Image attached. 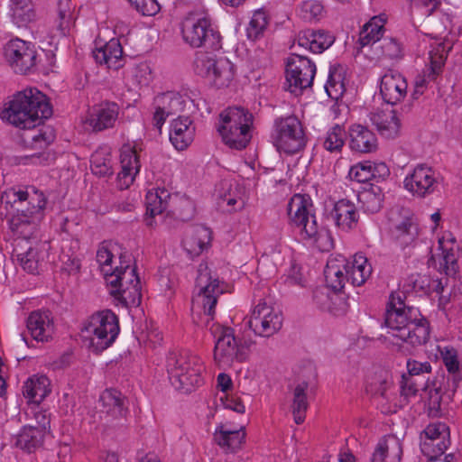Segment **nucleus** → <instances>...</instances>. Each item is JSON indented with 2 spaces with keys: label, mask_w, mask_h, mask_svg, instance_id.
Instances as JSON below:
<instances>
[{
  "label": "nucleus",
  "mask_w": 462,
  "mask_h": 462,
  "mask_svg": "<svg viewBox=\"0 0 462 462\" xmlns=\"http://www.w3.org/2000/svg\"><path fill=\"white\" fill-rule=\"evenodd\" d=\"M9 228L21 241H29L38 231L44 217L47 199L34 188L31 190L11 188L1 194Z\"/></svg>",
  "instance_id": "f257e3e1"
},
{
  "label": "nucleus",
  "mask_w": 462,
  "mask_h": 462,
  "mask_svg": "<svg viewBox=\"0 0 462 462\" xmlns=\"http://www.w3.org/2000/svg\"><path fill=\"white\" fill-rule=\"evenodd\" d=\"M384 325L387 333L401 341V347L415 348L429 341V321L418 308L407 306L400 293L390 296Z\"/></svg>",
  "instance_id": "f03ea898"
},
{
  "label": "nucleus",
  "mask_w": 462,
  "mask_h": 462,
  "mask_svg": "<svg viewBox=\"0 0 462 462\" xmlns=\"http://www.w3.org/2000/svg\"><path fill=\"white\" fill-rule=\"evenodd\" d=\"M51 115L52 108L46 96L36 88H28L14 96L2 113V119L15 127L31 129Z\"/></svg>",
  "instance_id": "7ed1b4c3"
},
{
  "label": "nucleus",
  "mask_w": 462,
  "mask_h": 462,
  "mask_svg": "<svg viewBox=\"0 0 462 462\" xmlns=\"http://www.w3.org/2000/svg\"><path fill=\"white\" fill-rule=\"evenodd\" d=\"M145 203V222L149 226L158 222L172 226V220L186 222L195 215V207L189 199L171 194L165 188L149 190Z\"/></svg>",
  "instance_id": "20e7f679"
},
{
  "label": "nucleus",
  "mask_w": 462,
  "mask_h": 462,
  "mask_svg": "<svg viewBox=\"0 0 462 462\" xmlns=\"http://www.w3.org/2000/svg\"><path fill=\"white\" fill-rule=\"evenodd\" d=\"M183 42L193 49L217 51L222 48V37L204 5L195 6L180 23Z\"/></svg>",
  "instance_id": "39448f33"
},
{
  "label": "nucleus",
  "mask_w": 462,
  "mask_h": 462,
  "mask_svg": "<svg viewBox=\"0 0 462 462\" xmlns=\"http://www.w3.org/2000/svg\"><path fill=\"white\" fill-rule=\"evenodd\" d=\"M287 213L290 226L299 233L301 239L318 243L325 238L326 243L319 246L322 250H328L332 246L328 232L318 224L316 209L310 195L294 194L288 203Z\"/></svg>",
  "instance_id": "423d86ee"
},
{
  "label": "nucleus",
  "mask_w": 462,
  "mask_h": 462,
  "mask_svg": "<svg viewBox=\"0 0 462 462\" xmlns=\"http://www.w3.org/2000/svg\"><path fill=\"white\" fill-rule=\"evenodd\" d=\"M166 370L171 384L184 393L191 392L204 381L205 365L202 359L186 350L171 352L166 359Z\"/></svg>",
  "instance_id": "0eeeda50"
},
{
  "label": "nucleus",
  "mask_w": 462,
  "mask_h": 462,
  "mask_svg": "<svg viewBox=\"0 0 462 462\" xmlns=\"http://www.w3.org/2000/svg\"><path fill=\"white\" fill-rule=\"evenodd\" d=\"M254 116L243 106H228L219 115L217 131L231 149L243 150L249 143Z\"/></svg>",
  "instance_id": "6e6552de"
},
{
  "label": "nucleus",
  "mask_w": 462,
  "mask_h": 462,
  "mask_svg": "<svg viewBox=\"0 0 462 462\" xmlns=\"http://www.w3.org/2000/svg\"><path fill=\"white\" fill-rule=\"evenodd\" d=\"M347 260L339 255L329 258L324 270L326 282L334 291L332 293L325 292L323 290H317L314 292V300L325 310L333 312L345 311V301L343 298L337 293L340 291L347 281Z\"/></svg>",
  "instance_id": "1a4fd4ad"
},
{
  "label": "nucleus",
  "mask_w": 462,
  "mask_h": 462,
  "mask_svg": "<svg viewBox=\"0 0 462 462\" xmlns=\"http://www.w3.org/2000/svg\"><path fill=\"white\" fill-rule=\"evenodd\" d=\"M210 331L215 337L213 357L219 368L226 369L235 362L245 361L248 345L235 336L234 328L216 325Z\"/></svg>",
  "instance_id": "9d476101"
},
{
  "label": "nucleus",
  "mask_w": 462,
  "mask_h": 462,
  "mask_svg": "<svg viewBox=\"0 0 462 462\" xmlns=\"http://www.w3.org/2000/svg\"><path fill=\"white\" fill-rule=\"evenodd\" d=\"M120 331L117 316L110 310L94 313L84 327L83 332L89 340V348L99 353L109 347Z\"/></svg>",
  "instance_id": "9b49d317"
},
{
  "label": "nucleus",
  "mask_w": 462,
  "mask_h": 462,
  "mask_svg": "<svg viewBox=\"0 0 462 462\" xmlns=\"http://www.w3.org/2000/svg\"><path fill=\"white\" fill-rule=\"evenodd\" d=\"M215 51H208L196 53L194 71L197 75L209 79L217 88H226L235 77V67L226 57L217 58Z\"/></svg>",
  "instance_id": "f8f14e48"
},
{
  "label": "nucleus",
  "mask_w": 462,
  "mask_h": 462,
  "mask_svg": "<svg viewBox=\"0 0 462 462\" xmlns=\"http://www.w3.org/2000/svg\"><path fill=\"white\" fill-rule=\"evenodd\" d=\"M272 138L277 150L287 154L299 152L307 143L302 124L294 116L276 118Z\"/></svg>",
  "instance_id": "ddd939ff"
},
{
  "label": "nucleus",
  "mask_w": 462,
  "mask_h": 462,
  "mask_svg": "<svg viewBox=\"0 0 462 462\" xmlns=\"http://www.w3.org/2000/svg\"><path fill=\"white\" fill-rule=\"evenodd\" d=\"M111 287L110 294L125 306H137L141 302L140 280L135 269L126 265L116 267L114 273L106 278Z\"/></svg>",
  "instance_id": "4468645a"
},
{
  "label": "nucleus",
  "mask_w": 462,
  "mask_h": 462,
  "mask_svg": "<svg viewBox=\"0 0 462 462\" xmlns=\"http://www.w3.org/2000/svg\"><path fill=\"white\" fill-rule=\"evenodd\" d=\"M224 293L218 276L207 263H201L198 266L195 281V298L202 305L204 313L209 318L215 314V307L217 298Z\"/></svg>",
  "instance_id": "2eb2a0df"
},
{
  "label": "nucleus",
  "mask_w": 462,
  "mask_h": 462,
  "mask_svg": "<svg viewBox=\"0 0 462 462\" xmlns=\"http://www.w3.org/2000/svg\"><path fill=\"white\" fill-rule=\"evenodd\" d=\"M4 56L16 74L26 75L36 69L37 51L30 42L19 38L10 40L5 45Z\"/></svg>",
  "instance_id": "dca6fc26"
},
{
  "label": "nucleus",
  "mask_w": 462,
  "mask_h": 462,
  "mask_svg": "<svg viewBox=\"0 0 462 462\" xmlns=\"http://www.w3.org/2000/svg\"><path fill=\"white\" fill-rule=\"evenodd\" d=\"M287 89L295 95L301 94L302 90L311 87L316 74L315 64L302 54L293 53L286 64Z\"/></svg>",
  "instance_id": "f3484780"
},
{
  "label": "nucleus",
  "mask_w": 462,
  "mask_h": 462,
  "mask_svg": "<svg viewBox=\"0 0 462 462\" xmlns=\"http://www.w3.org/2000/svg\"><path fill=\"white\" fill-rule=\"evenodd\" d=\"M247 325L255 335L269 337L281 329L282 316L280 310L261 300L252 311Z\"/></svg>",
  "instance_id": "a211bd4d"
},
{
  "label": "nucleus",
  "mask_w": 462,
  "mask_h": 462,
  "mask_svg": "<svg viewBox=\"0 0 462 462\" xmlns=\"http://www.w3.org/2000/svg\"><path fill=\"white\" fill-rule=\"evenodd\" d=\"M49 247L45 241H18L14 248V255L24 271L35 274L42 270Z\"/></svg>",
  "instance_id": "6ab92c4d"
},
{
  "label": "nucleus",
  "mask_w": 462,
  "mask_h": 462,
  "mask_svg": "<svg viewBox=\"0 0 462 462\" xmlns=\"http://www.w3.org/2000/svg\"><path fill=\"white\" fill-rule=\"evenodd\" d=\"M101 419L107 426L121 425L129 412L128 400L116 389H106L99 396Z\"/></svg>",
  "instance_id": "aec40b11"
},
{
  "label": "nucleus",
  "mask_w": 462,
  "mask_h": 462,
  "mask_svg": "<svg viewBox=\"0 0 462 462\" xmlns=\"http://www.w3.org/2000/svg\"><path fill=\"white\" fill-rule=\"evenodd\" d=\"M449 444V428L444 422H431L420 433V447L426 457H440Z\"/></svg>",
  "instance_id": "412c9836"
},
{
  "label": "nucleus",
  "mask_w": 462,
  "mask_h": 462,
  "mask_svg": "<svg viewBox=\"0 0 462 462\" xmlns=\"http://www.w3.org/2000/svg\"><path fill=\"white\" fill-rule=\"evenodd\" d=\"M439 174L430 167L418 165L406 176L404 188L412 195L424 198L432 194L439 185Z\"/></svg>",
  "instance_id": "4be33fe9"
},
{
  "label": "nucleus",
  "mask_w": 462,
  "mask_h": 462,
  "mask_svg": "<svg viewBox=\"0 0 462 462\" xmlns=\"http://www.w3.org/2000/svg\"><path fill=\"white\" fill-rule=\"evenodd\" d=\"M407 88L405 78L396 70L389 69L381 78L380 93L387 104L401 102L407 94Z\"/></svg>",
  "instance_id": "5701e85b"
},
{
  "label": "nucleus",
  "mask_w": 462,
  "mask_h": 462,
  "mask_svg": "<svg viewBox=\"0 0 462 462\" xmlns=\"http://www.w3.org/2000/svg\"><path fill=\"white\" fill-rule=\"evenodd\" d=\"M26 327L32 337L37 341H48L54 334L53 317L50 310H34L26 320Z\"/></svg>",
  "instance_id": "b1692460"
},
{
  "label": "nucleus",
  "mask_w": 462,
  "mask_h": 462,
  "mask_svg": "<svg viewBox=\"0 0 462 462\" xmlns=\"http://www.w3.org/2000/svg\"><path fill=\"white\" fill-rule=\"evenodd\" d=\"M391 216H403L400 221L393 223L392 236L400 244L401 246L410 245L418 235V227L410 210L405 208H397L391 212Z\"/></svg>",
  "instance_id": "393cba45"
},
{
  "label": "nucleus",
  "mask_w": 462,
  "mask_h": 462,
  "mask_svg": "<svg viewBox=\"0 0 462 462\" xmlns=\"http://www.w3.org/2000/svg\"><path fill=\"white\" fill-rule=\"evenodd\" d=\"M121 171L117 175L118 188L127 189L134 181L140 171L139 156L136 151L130 146H124L120 153Z\"/></svg>",
  "instance_id": "a878e982"
},
{
  "label": "nucleus",
  "mask_w": 462,
  "mask_h": 462,
  "mask_svg": "<svg viewBox=\"0 0 462 462\" xmlns=\"http://www.w3.org/2000/svg\"><path fill=\"white\" fill-rule=\"evenodd\" d=\"M245 430L241 426L233 429L228 424L220 423L213 434L214 441L225 451L236 452L242 448L245 441Z\"/></svg>",
  "instance_id": "bb28decb"
},
{
  "label": "nucleus",
  "mask_w": 462,
  "mask_h": 462,
  "mask_svg": "<svg viewBox=\"0 0 462 462\" xmlns=\"http://www.w3.org/2000/svg\"><path fill=\"white\" fill-rule=\"evenodd\" d=\"M119 112V106L114 102H105L95 106L89 114L87 124L93 131H103L114 126Z\"/></svg>",
  "instance_id": "cd10ccee"
},
{
  "label": "nucleus",
  "mask_w": 462,
  "mask_h": 462,
  "mask_svg": "<svg viewBox=\"0 0 462 462\" xmlns=\"http://www.w3.org/2000/svg\"><path fill=\"white\" fill-rule=\"evenodd\" d=\"M440 358L448 372L447 378L448 394H454L462 382V366L458 360L457 351L453 346H439Z\"/></svg>",
  "instance_id": "c85d7f7f"
},
{
  "label": "nucleus",
  "mask_w": 462,
  "mask_h": 462,
  "mask_svg": "<svg viewBox=\"0 0 462 462\" xmlns=\"http://www.w3.org/2000/svg\"><path fill=\"white\" fill-rule=\"evenodd\" d=\"M349 147L352 151L368 153L376 151L377 138L367 126L353 125L348 129Z\"/></svg>",
  "instance_id": "c756f323"
},
{
  "label": "nucleus",
  "mask_w": 462,
  "mask_h": 462,
  "mask_svg": "<svg viewBox=\"0 0 462 462\" xmlns=\"http://www.w3.org/2000/svg\"><path fill=\"white\" fill-rule=\"evenodd\" d=\"M329 217L339 229L349 231L356 226L359 214L353 202L340 199L335 203Z\"/></svg>",
  "instance_id": "7c9ffc66"
},
{
  "label": "nucleus",
  "mask_w": 462,
  "mask_h": 462,
  "mask_svg": "<svg viewBox=\"0 0 462 462\" xmlns=\"http://www.w3.org/2000/svg\"><path fill=\"white\" fill-rule=\"evenodd\" d=\"M402 454L400 440L393 435H387L379 439L369 462H400Z\"/></svg>",
  "instance_id": "2f4dec72"
},
{
  "label": "nucleus",
  "mask_w": 462,
  "mask_h": 462,
  "mask_svg": "<svg viewBox=\"0 0 462 462\" xmlns=\"http://www.w3.org/2000/svg\"><path fill=\"white\" fill-rule=\"evenodd\" d=\"M94 60L108 69H117L123 66V48L118 39L113 38L93 51Z\"/></svg>",
  "instance_id": "473e14b6"
},
{
  "label": "nucleus",
  "mask_w": 462,
  "mask_h": 462,
  "mask_svg": "<svg viewBox=\"0 0 462 462\" xmlns=\"http://www.w3.org/2000/svg\"><path fill=\"white\" fill-rule=\"evenodd\" d=\"M370 120L383 137L394 139L399 136L401 122L394 110L372 113Z\"/></svg>",
  "instance_id": "72a5a7b5"
},
{
  "label": "nucleus",
  "mask_w": 462,
  "mask_h": 462,
  "mask_svg": "<svg viewBox=\"0 0 462 462\" xmlns=\"http://www.w3.org/2000/svg\"><path fill=\"white\" fill-rule=\"evenodd\" d=\"M334 42V37L325 31L305 30L299 33L297 45L313 53H321Z\"/></svg>",
  "instance_id": "f704fd0d"
},
{
  "label": "nucleus",
  "mask_w": 462,
  "mask_h": 462,
  "mask_svg": "<svg viewBox=\"0 0 462 462\" xmlns=\"http://www.w3.org/2000/svg\"><path fill=\"white\" fill-rule=\"evenodd\" d=\"M194 132L191 120L189 117L179 116L171 125L170 140L177 150L182 151L192 143Z\"/></svg>",
  "instance_id": "c9c22d12"
},
{
  "label": "nucleus",
  "mask_w": 462,
  "mask_h": 462,
  "mask_svg": "<svg viewBox=\"0 0 462 462\" xmlns=\"http://www.w3.org/2000/svg\"><path fill=\"white\" fill-rule=\"evenodd\" d=\"M210 241V229L204 226H197L185 236L182 245L190 257H195L203 252Z\"/></svg>",
  "instance_id": "e433bc0d"
},
{
  "label": "nucleus",
  "mask_w": 462,
  "mask_h": 462,
  "mask_svg": "<svg viewBox=\"0 0 462 462\" xmlns=\"http://www.w3.org/2000/svg\"><path fill=\"white\" fill-rule=\"evenodd\" d=\"M51 391V381L46 375H33L23 386V396L35 404L42 402Z\"/></svg>",
  "instance_id": "4c0bfd02"
},
{
  "label": "nucleus",
  "mask_w": 462,
  "mask_h": 462,
  "mask_svg": "<svg viewBox=\"0 0 462 462\" xmlns=\"http://www.w3.org/2000/svg\"><path fill=\"white\" fill-rule=\"evenodd\" d=\"M46 434L33 424L24 425L16 436L15 446L29 453L34 452L42 446Z\"/></svg>",
  "instance_id": "58836bf2"
},
{
  "label": "nucleus",
  "mask_w": 462,
  "mask_h": 462,
  "mask_svg": "<svg viewBox=\"0 0 462 462\" xmlns=\"http://www.w3.org/2000/svg\"><path fill=\"white\" fill-rule=\"evenodd\" d=\"M371 273V264L363 254H356L352 261L347 260V282H350L354 286L363 285Z\"/></svg>",
  "instance_id": "ea45409f"
},
{
  "label": "nucleus",
  "mask_w": 462,
  "mask_h": 462,
  "mask_svg": "<svg viewBox=\"0 0 462 462\" xmlns=\"http://www.w3.org/2000/svg\"><path fill=\"white\" fill-rule=\"evenodd\" d=\"M11 18L18 27H25L36 19L32 0H10Z\"/></svg>",
  "instance_id": "a19ab883"
},
{
  "label": "nucleus",
  "mask_w": 462,
  "mask_h": 462,
  "mask_svg": "<svg viewBox=\"0 0 462 462\" xmlns=\"http://www.w3.org/2000/svg\"><path fill=\"white\" fill-rule=\"evenodd\" d=\"M383 199L382 188L374 184L358 195V200L362 204L363 209L370 214H374L382 208Z\"/></svg>",
  "instance_id": "79ce46f5"
},
{
  "label": "nucleus",
  "mask_w": 462,
  "mask_h": 462,
  "mask_svg": "<svg viewBox=\"0 0 462 462\" xmlns=\"http://www.w3.org/2000/svg\"><path fill=\"white\" fill-rule=\"evenodd\" d=\"M308 388L309 383L303 381L298 383L293 390L291 411L296 424H301L305 420L306 411L309 407L306 393Z\"/></svg>",
  "instance_id": "37998d69"
},
{
  "label": "nucleus",
  "mask_w": 462,
  "mask_h": 462,
  "mask_svg": "<svg viewBox=\"0 0 462 462\" xmlns=\"http://www.w3.org/2000/svg\"><path fill=\"white\" fill-rule=\"evenodd\" d=\"M383 23L382 19L374 16L366 23L360 32L359 42L364 47L369 44L376 46L382 40L383 32Z\"/></svg>",
  "instance_id": "c03bdc74"
},
{
  "label": "nucleus",
  "mask_w": 462,
  "mask_h": 462,
  "mask_svg": "<svg viewBox=\"0 0 462 462\" xmlns=\"http://www.w3.org/2000/svg\"><path fill=\"white\" fill-rule=\"evenodd\" d=\"M325 89L332 99H338L344 93V69L339 64L330 66Z\"/></svg>",
  "instance_id": "a18cd8bd"
},
{
  "label": "nucleus",
  "mask_w": 462,
  "mask_h": 462,
  "mask_svg": "<svg viewBox=\"0 0 462 462\" xmlns=\"http://www.w3.org/2000/svg\"><path fill=\"white\" fill-rule=\"evenodd\" d=\"M269 22L270 16L264 8H259L254 11L246 28L247 38L251 41L261 38L266 31Z\"/></svg>",
  "instance_id": "49530a36"
},
{
  "label": "nucleus",
  "mask_w": 462,
  "mask_h": 462,
  "mask_svg": "<svg viewBox=\"0 0 462 462\" xmlns=\"http://www.w3.org/2000/svg\"><path fill=\"white\" fill-rule=\"evenodd\" d=\"M91 171L99 177L113 174L110 154L104 149L96 151L90 157Z\"/></svg>",
  "instance_id": "de8ad7c7"
},
{
  "label": "nucleus",
  "mask_w": 462,
  "mask_h": 462,
  "mask_svg": "<svg viewBox=\"0 0 462 462\" xmlns=\"http://www.w3.org/2000/svg\"><path fill=\"white\" fill-rule=\"evenodd\" d=\"M346 139V131L343 126L336 125L331 127L323 142V147L330 152H340Z\"/></svg>",
  "instance_id": "09e8293b"
},
{
  "label": "nucleus",
  "mask_w": 462,
  "mask_h": 462,
  "mask_svg": "<svg viewBox=\"0 0 462 462\" xmlns=\"http://www.w3.org/2000/svg\"><path fill=\"white\" fill-rule=\"evenodd\" d=\"M72 6L70 0H59L58 3V14H59V25L58 30L60 35L66 36L74 24V17L72 14Z\"/></svg>",
  "instance_id": "8fccbe9b"
},
{
  "label": "nucleus",
  "mask_w": 462,
  "mask_h": 462,
  "mask_svg": "<svg viewBox=\"0 0 462 462\" xmlns=\"http://www.w3.org/2000/svg\"><path fill=\"white\" fill-rule=\"evenodd\" d=\"M376 50L381 51V56L389 60H400L402 58V46L395 38H383L375 46Z\"/></svg>",
  "instance_id": "3c124183"
},
{
  "label": "nucleus",
  "mask_w": 462,
  "mask_h": 462,
  "mask_svg": "<svg viewBox=\"0 0 462 462\" xmlns=\"http://www.w3.org/2000/svg\"><path fill=\"white\" fill-rule=\"evenodd\" d=\"M403 288L406 292L427 293L430 290V280L425 275L414 273L407 277Z\"/></svg>",
  "instance_id": "603ef678"
},
{
  "label": "nucleus",
  "mask_w": 462,
  "mask_h": 462,
  "mask_svg": "<svg viewBox=\"0 0 462 462\" xmlns=\"http://www.w3.org/2000/svg\"><path fill=\"white\" fill-rule=\"evenodd\" d=\"M155 104L172 115L181 108V98L173 92H167L157 96Z\"/></svg>",
  "instance_id": "864d4df0"
},
{
  "label": "nucleus",
  "mask_w": 462,
  "mask_h": 462,
  "mask_svg": "<svg viewBox=\"0 0 462 462\" xmlns=\"http://www.w3.org/2000/svg\"><path fill=\"white\" fill-rule=\"evenodd\" d=\"M97 261L106 279L114 273L115 269L112 267L113 254L105 243H102L97 251Z\"/></svg>",
  "instance_id": "5fc2aeb1"
},
{
  "label": "nucleus",
  "mask_w": 462,
  "mask_h": 462,
  "mask_svg": "<svg viewBox=\"0 0 462 462\" xmlns=\"http://www.w3.org/2000/svg\"><path fill=\"white\" fill-rule=\"evenodd\" d=\"M27 417L32 420L30 424L35 425L38 430H43L44 432L49 433L51 430V420L49 414L45 411L40 409L37 405L27 412Z\"/></svg>",
  "instance_id": "6e6d98bb"
},
{
  "label": "nucleus",
  "mask_w": 462,
  "mask_h": 462,
  "mask_svg": "<svg viewBox=\"0 0 462 462\" xmlns=\"http://www.w3.org/2000/svg\"><path fill=\"white\" fill-rule=\"evenodd\" d=\"M323 12L322 5L316 0H308L301 4L300 7V16L308 22L319 18Z\"/></svg>",
  "instance_id": "4d7b16f0"
},
{
  "label": "nucleus",
  "mask_w": 462,
  "mask_h": 462,
  "mask_svg": "<svg viewBox=\"0 0 462 462\" xmlns=\"http://www.w3.org/2000/svg\"><path fill=\"white\" fill-rule=\"evenodd\" d=\"M371 161L358 162L349 170V177L357 182H366L371 180Z\"/></svg>",
  "instance_id": "13d9d810"
},
{
  "label": "nucleus",
  "mask_w": 462,
  "mask_h": 462,
  "mask_svg": "<svg viewBox=\"0 0 462 462\" xmlns=\"http://www.w3.org/2000/svg\"><path fill=\"white\" fill-rule=\"evenodd\" d=\"M129 2L143 15L153 16L161 10L156 0H129Z\"/></svg>",
  "instance_id": "bf43d9fd"
},
{
  "label": "nucleus",
  "mask_w": 462,
  "mask_h": 462,
  "mask_svg": "<svg viewBox=\"0 0 462 462\" xmlns=\"http://www.w3.org/2000/svg\"><path fill=\"white\" fill-rule=\"evenodd\" d=\"M54 160V156L49 152H40L37 153L26 155L22 158V161L19 162L23 164H33V165H47Z\"/></svg>",
  "instance_id": "052dcab7"
},
{
  "label": "nucleus",
  "mask_w": 462,
  "mask_h": 462,
  "mask_svg": "<svg viewBox=\"0 0 462 462\" xmlns=\"http://www.w3.org/2000/svg\"><path fill=\"white\" fill-rule=\"evenodd\" d=\"M133 78L135 82L140 86H146L152 79L151 69L146 63H140L136 65L132 71Z\"/></svg>",
  "instance_id": "680f3d73"
},
{
  "label": "nucleus",
  "mask_w": 462,
  "mask_h": 462,
  "mask_svg": "<svg viewBox=\"0 0 462 462\" xmlns=\"http://www.w3.org/2000/svg\"><path fill=\"white\" fill-rule=\"evenodd\" d=\"M406 367L410 375H420L430 374L431 372V365L430 362H420L414 359H408Z\"/></svg>",
  "instance_id": "e2e57ef3"
},
{
  "label": "nucleus",
  "mask_w": 462,
  "mask_h": 462,
  "mask_svg": "<svg viewBox=\"0 0 462 462\" xmlns=\"http://www.w3.org/2000/svg\"><path fill=\"white\" fill-rule=\"evenodd\" d=\"M55 138L53 130L47 128L45 130L41 129L37 134L32 136V140L34 146H38L40 149L47 147L53 142Z\"/></svg>",
  "instance_id": "0e129e2a"
},
{
  "label": "nucleus",
  "mask_w": 462,
  "mask_h": 462,
  "mask_svg": "<svg viewBox=\"0 0 462 462\" xmlns=\"http://www.w3.org/2000/svg\"><path fill=\"white\" fill-rule=\"evenodd\" d=\"M430 72L427 76L429 80H434L436 77L441 72L444 65V58L442 54L438 52H430Z\"/></svg>",
  "instance_id": "69168bd1"
},
{
  "label": "nucleus",
  "mask_w": 462,
  "mask_h": 462,
  "mask_svg": "<svg viewBox=\"0 0 462 462\" xmlns=\"http://www.w3.org/2000/svg\"><path fill=\"white\" fill-rule=\"evenodd\" d=\"M445 237L439 239V246L443 250V260L445 263V267L447 268V273H450V272H455L457 265V259L453 254V247H446L445 245Z\"/></svg>",
  "instance_id": "338daca9"
},
{
  "label": "nucleus",
  "mask_w": 462,
  "mask_h": 462,
  "mask_svg": "<svg viewBox=\"0 0 462 462\" xmlns=\"http://www.w3.org/2000/svg\"><path fill=\"white\" fill-rule=\"evenodd\" d=\"M371 180H376L377 182L384 180L390 175V170L386 163L380 162H371Z\"/></svg>",
  "instance_id": "774afa93"
}]
</instances>
